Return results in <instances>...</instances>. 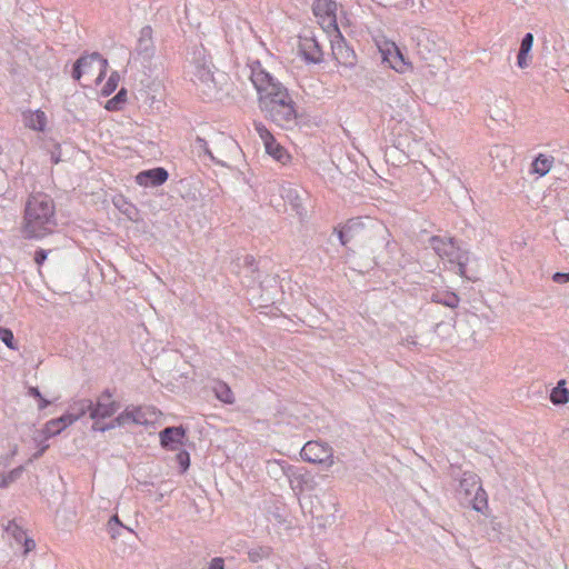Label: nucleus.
Listing matches in <instances>:
<instances>
[{
    "instance_id": "8",
    "label": "nucleus",
    "mask_w": 569,
    "mask_h": 569,
    "mask_svg": "<svg viewBox=\"0 0 569 569\" xmlns=\"http://www.w3.org/2000/svg\"><path fill=\"white\" fill-rule=\"evenodd\" d=\"M398 251L399 246L390 232L388 237V243L386 246L379 247V249L375 250V252L368 258L367 261H360L359 264L366 269V272L375 268L382 270L393 269L397 266H400L399 261L396 259V253ZM360 271L365 272V270Z\"/></svg>"
},
{
    "instance_id": "47",
    "label": "nucleus",
    "mask_w": 569,
    "mask_h": 569,
    "mask_svg": "<svg viewBox=\"0 0 569 569\" xmlns=\"http://www.w3.org/2000/svg\"><path fill=\"white\" fill-rule=\"evenodd\" d=\"M99 64H100V68H99V74L96 79V84H99L104 79V77L107 74V69H108V60L104 58L103 60H101V62Z\"/></svg>"
},
{
    "instance_id": "49",
    "label": "nucleus",
    "mask_w": 569,
    "mask_h": 569,
    "mask_svg": "<svg viewBox=\"0 0 569 569\" xmlns=\"http://www.w3.org/2000/svg\"><path fill=\"white\" fill-rule=\"evenodd\" d=\"M23 547V555L29 553L31 550L36 548V542L32 538L26 537L23 541L21 542Z\"/></svg>"
},
{
    "instance_id": "5",
    "label": "nucleus",
    "mask_w": 569,
    "mask_h": 569,
    "mask_svg": "<svg viewBox=\"0 0 569 569\" xmlns=\"http://www.w3.org/2000/svg\"><path fill=\"white\" fill-rule=\"evenodd\" d=\"M116 388L103 389L94 400H92V407L90 410V419L92 420L91 431L93 432H106L110 429H101L107 425L106 419L114 418V415L121 408V403L114 400Z\"/></svg>"
},
{
    "instance_id": "1",
    "label": "nucleus",
    "mask_w": 569,
    "mask_h": 569,
    "mask_svg": "<svg viewBox=\"0 0 569 569\" xmlns=\"http://www.w3.org/2000/svg\"><path fill=\"white\" fill-rule=\"evenodd\" d=\"M339 242L347 247L353 242L360 250L361 261L368 258L381 246L388 243L389 229L379 220L369 217H356L335 228Z\"/></svg>"
},
{
    "instance_id": "35",
    "label": "nucleus",
    "mask_w": 569,
    "mask_h": 569,
    "mask_svg": "<svg viewBox=\"0 0 569 569\" xmlns=\"http://www.w3.org/2000/svg\"><path fill=\"white\" fill-rule=\"evenodd\" d=\"M120 81V76L118 73V71H112L111 74L109 76L107 82L103 84L102 89H101V96L102 97H109L111 96L117 87H118V83Z\"/></svg>"
},
{
    "instance_id": "46",
    "label": "nucleus",
    "mask_w": 569,
    "mask_h": 569,
    "mask_svg": "<svg viewBox=\"0 0 569 569\" xmlns=\"http://www.w3.org/2000/svg\"><path fill=\"white\" fill-rule=\"evenodd\" d=\"M199 78L202 82L208 83L209 81L213 82V74L209 69H207L204 66L199 68L198 70Z\"/></svg>"
},
{
    "instance_id": "28",
    "label": "nucleus",
    "mask_w": 569,
    "mask_h": 569,
    "mask_svg": "<svg viewBox=\"0 0 569 569\" xmlns=\"http://www.w3.org/2000/svg\"><path fill=\"white\" fill-rule=\"evenodd\" d=\"M553 163V157L539 153L531 163V172L540 177L546 176Z\"/></svg>"
},
{
    "instance_id": "4",
    "label": "nucleus",
    "mask_w": 569,
    "mask_h": 569,
    "mask_svg": "<svg viewBox=\"0 0 569 569\" xmlns=\"http://www.w3.org/2000/svg\"><path fill=\"white\" fill-rule=\"evenodd\" d=\"M251 81L258 92V102L260 110L262 109V100H278L287 98L288 89L277 80L271 73L266 71L259 60L251 63Z\"/></svg>"
},
{
    "instance_id": "18",
    "label": "nucleus",
    "mask_w": 569,
    "mask_h": 569,
    "mask_svg": "<svg viewBox=\"0 0 569 569\" xmlns=\"http://www.w3.org/2000/svg\"><path fill=\"white\" fill-rule=\"evenodd\" d=\"M104 57L94 51L92 53H82L73 63L72 66V70H71V77L74 81H79L82 76L89 71V69L92 67V63L93 62H101V60H103Z\"/></svg>"
},
{
    "instance_id": "14",
    "label": "nucleus",
    "mask_w": 569,
    "mask_h": 569,
    "mask_svg": "<svg viewBox=\"0 0 569 569\" xmlns=\"http://www.w3.org/2000/svg\"><path fill=\"white\" fill-rule=\"evenodd\" d=\"M299 56L307 64H319L323 61V50L315 36H300Z\"/></svg>"
},
{
    "instance_id": "11",
    "label": "nucleus",
    "mask_w": 569,
    "mask_h": 569,
    "mask_svg": "<svg viewBox=\"0 0 569 569\" xmlns=\"http://www.w3.org/2000/svg\"><path fill=\"white\" fill-rule=\"evenodd\" d=\"M301 458L310 463L323 465L327 468L333 463V449L322 441H308L300 451Z\"/></svg>"
},
{
    "instance_id": "50",
    "label": "nucleus",
    "mask_w": 569,
    "mask_h": 569,
    "mask_svg": "<svg viewBox=\"0 0 569 569\" xmlns=\"http://www.w3.org/2000/svg\"><path fill=\"white\" fill-rule=\"evenodd\" d=\"M208 569H226L224 568V559L221 557H214L209 562Z\"/></svg>"
},
{
    "instance_id": "31",
    "label": "nucleus",
    "mask_w": 569,
    "mask_h": 569,
    "mask_svg": "<svg viewBox=\"0 0 569 569\" xmlns=\"http://www.w3.org/2000/svg\"><path fill=\"white\" fill-rule=\"evenodd\" d=\"M273 549L270 546L257 545L248 549V560L252 563L269 559Z\"/></svg>"
},
{
    "instance_id": "24",
    "label": "nucleus",
    "mask_w": 569,
    "mask_h": 569,
    "mask_svg": "<svg viewBox=\"0 0 569 569\" xmlns=\"http://www.w3.org/2000/svg\"><path fill=\"white\" fill-rule=\"evenodd\" d=\"M92 407V399L83 398L74 401L67 413H69V417L71 421L74 423L76 421L80 420L86 415L90 416V410Z\"/></svg>"
},
{
    "instance_id": "16",
    "label": "nucleus",
    "mask_w": 569,
    "mask_h": 569,
    "mask_svg": "<svg viewBox=\"0 0 569 569\" xmlns=\"http://www.w3.org/2000/svg\"><path fill=\"white\" fill-rule=\"evenodd\" d=\"M380 53L382 62L387 63L389 68L399 73H405L407 70L412 68L409 59L395 42L386 49H380Z\"/></svg>"
},
{
    "instance_id": "17",
    "label": "nucleus",
    "mask_w": 569,
    "mask_h": 569,
    "mask_svg": "<svg viewBox=\"0 0 569 569\" xmlns=\"http://www.w3.org/2000/svg\"><path fill=\"white\" fill-rule=\"evenodd\" d=\"M169 179V172L163 167H154L141 170L134 177L137 184L144 188H157L164 184Z\"/></svg>"
},
{
    "instance_id": "13",
    "label": "nucleus",
    "mask_w": 569,
    "mask_h": 569,
    "mask_svg": "<svg viewBox=\"0 0 569 569\" xmlns=\"http://www.w3.org/2000/svg\"><path fill=\"white\" fill-rule=\"evenodd\" d=\"M159 441L162 449L178 451L188 441V428L183 425L166 427L159 432Z\"/></svg>"
},
{
    "instance_id": "51",
    "label": "nucleus",
    "mask_w": 569,
    "mask_h": 569,
    "mask_svg": "<svg viewBox=\"0 0 569 569\" xmlns=\"http://www.w3.org/2000/svg\"><path fill=\"white\" fill-rule=\"evenodd\" d=\"M309 124V118L308 116H306L305 113H300L298 110H297V119L296 121L292 123V128L295 126H307Z\"/></svg>"
},
{
    "instance_id": "36",
    "label": "nucleus",
    "mask_w": 569,
    "mask_h": 569,
    "mask_svg": "<svg viewBox=\"0 0 569 569\" xmlns=\"http://www.w3.org/2000/svg\"><path fill=\"white\" fill-rule=\"evenodd\" d=\"M27 395L37 400L39 410H44L52 403L50 400H48L47 398L43 397V395L41 393V391L38 387H33V386L28 387Z\"/></svg>"
},
{
    "instance_id": "39",
    "label": "nucleus",
    "mask_w": 569,
    "mask_h": 569,
    "mask_svg": "<svg viewBox=\"0 0 569 569\" xmlns=\"http://www.w3.org/2000/svg\"><path fill=\"white\" fill-rule=\"evenodd\" d=\"M530 52L531 51H529V50H523V49L519 48V51L517 54V66L520 69H525V68L529 67L531 59H532Z\"/></svg>"
},
{
    "instance_id": "54",
    "label": "nucleus",
    "mask_w": 569,
    "mask_h": 569,
    "mask_svg": "<svg viewBox=\"0 0 569 569\" xmlns=\"http://www.w3.org/2000/svg\"><path fill=\"white\" fill-rule=\"evenodd\" d=\"M403 345H407L409 347H416L418 342L416 341V337L408 336L402 341Z\"/></svg>"
},
{
    "instance_id": "9",
    "label": "nucleus",
    "mask_w": 569,
    "mask_h": 569,
    "mask_svg": "<svg viewBox=\"0 0 569 569\" xmlns=\"http://www.w3.org/2000/svg\"><path fill=\"white\" fill-rule=\"evenodd\" d=\"M274 463L280 467L282 473L288 478L293 491L302 492L306 490H315L317 482L311 472L302 467L290 465L286 460H277Z\"/></svg>"
},
{
    "instance_id": "33",
    "label": "nucleus",
    "mask_w": 569,
    "mask_h": 569,
    "mask_svg": "<svg viewBox=\"0 0 569 569\" xmlns=\"http://www.w3.org/2000/svg\"><path fill=\"white\" fill-rule=\"evenodd\" d=\"M471 506L473 510L481 513H485V510L488 509V496L481 485H479L475 490L473 498L471 499Z\"/></svg>"
},
{
    "instance_id": "32",
    "label": "nucleus",
    "mask_w": 569,
    "mask_h": 569,
    "mask_svg": "<svg viewBox=\"0 0 569 569\" xmlns=\"http://www.w3.org/2000/svg\"><path fill=\"white\" fill-rule=\"evenodd\" d=\"M479 485H481V480L477 473L463 471L460 479V488L465 491L466 496H470Z\"/></svg>"
},
{
    "instance_id": "41",
    "label": "nucleus",
    "mask_w": 569,
    "mask_h": 569,
    "mask_svg": "<svg viewBox=\"0 0 569 569\" xmlns=\"http://www.w3.org/2000/svg\"><path fill=\"white\" fill-rule=\"evenodd\" d=\"M11 528H12V536L16 539V541L21 543L23 541V539L26 537H28L26 531L21 527H19L14 521H11L9 523L8 529H11Z\"/></svg>"
},
{
    "instance_id": "38",
    "label": "nucleus",
    "mask_w": 569,
    "mask_h": 569,
    "mask_svg": "<svg viewBox=\"0 0 569 569\" xmlns=\"http://www.w3.org/2000/svg\"><path fill=\"white\" fill-rule=\"evenodd\" d=\"M0 340L11 350H18V343L10 328L0 327Z\"/></svg>"
},
{
    "instance_id": "26",
    "label": "nucleus",
    "mask_w": 569,
    "mask_h": 569,
    "mask_svg": "<svg viewBox=\"0 0 569 569\" xmlns=\"http://www.w3.org/2000/svg\"><path fill=\"white\" fill-rule=\"evenodd\" d=\"M266 152L278 162L286 164L291 160V156L284 147H282L276 138L264 143Z\"/></svg>"
},
{
    "instance_id": "25",
    "label": "nucleus",
    "mask_w": 569,
    "mask_h": 569,
    "mask_svg": "<svg viewBox=\"0 0 569 569\" xmlns=\"http://www.w3.org/2000/svg\"><path fill=\"white\" fill-rule=\"evenodd\" d=\"M430 301L438 305H442L450 309H456L459 306L460 298L456 292L445 290L433 292L430 297Z\"/></svg>"
},
{
    "instance_id": "12",
    "label": "nucleus",
    "mask_w": 569,
    "mask_h": 569,
    "mask_svg": "<svg viewBox=\"0 0 569 569\" xmlns=\"http://www.w3.org/2000/svg\"><path fill=\"white\" fill-rule=\"evenodd\" d=\"M333 59L345 68L353 69L358 64V56L353 47L348 43L341 31L333 33L330 40Z\"/></svg>"
},
{
    "instance_id": "37",
    "label": "nucleus",
    "mask_w": 569,
    "mask_h": 569,
    "mask_svg": "<svg viewBox=\"0 0 569 569\" xmlns=\"http://www.w3.org/2000/svg\"><path fill=\"white\" fill-rule=\"evenodd\" d=\"M176 462L178 463L179 473H186L191 463L190 453L186 449L178 450L176 455Z\"/></svg>"
},
{
    "instance_id": "48",
    "label": "nucleus",
    "mask_w": 569,
    "mask_h": 569,
    "mask_svg": "<svg viewBox=\"0 0 569 569\" xmlns=\"http://www.w3.org/2000/svg\"><path fill=\"white\" fill-rule=\"evenodd\" d=\"M552 281L556 283H568L569 282V271L568 272H560L557 271L552 274Z\"/></svg>"
},
{
    "instance_id": "10",
    "label": "nucleus",
    "mask_w": 569,
    "mask_h": 569,
    "mask_svg": "<svg viewBox=\"0 0 569 569\" xmlns=\"http://www.w3.org/2000/svg\"><path fill=\"white\" fill-rule=\"evenodd\" d=\"M338 3L336 0H315L312 12L319 24L328 34L340 31L337 21Z\"/></svg>"
},
{
    "instance_id": "15",
    "label": "nucleus",
    "mask_w": 569,
    "mask_h": 569,
    "mask_svg": "<svg viewBox=\"0 0 569 569\" xmlns=\"http://www.w3.org/2000/svg\"><path fill=\"white\" fill-rule=\"evenodd\" d=\"M128 423L137 426L147 425L146 415L142 408L139 406H128L123 411L118 413L114 418L109 420L106 426L100 427L101 429H114L117 427H124Z\"/></svg>"
},
{
    "instance_id": "44",
    "label": "nucleus",
    "mask_w": 569,
    "mask_h": 569,
    "mask_svg": "<svg viewBox=\"0 0 569 569\" xmlns=\"http://www.w3.org/2000/svg\"><path fill=\"white\" fill-rule=\"evenodd\" d=\"M243 267L247 268L252 274L258 272V263L253 256L247 254L243 258Z\"/></svg>"
},
{
    "instance_id": "2",
    "label": "nucleus",
    "mask_w": 569,
    "mask_h": 569,
    "mask_svg": "<svg viewBox=\"0 0 569 569\" xmlns=\"http://www.w3.org/2000/svg\"><path fill=\"white\" fill-rule=\"evenodd\" d=\"M58 227L56 203L42 191L31 192L24 203L21 232L24 239L41 240Z\"/></svg>"
},
{
    "instance_id": "21",
    "label": "nucleus",
    "mask_w": 569,
    "mask_h": 569,
    "mask_svg": "<svg viewBox=\"0 0 569 569\" xmlns=\"http://www.w3.org/2000/svg\"><path fill=\"white\" fill-rule=\"evenodd\" d=\"M108 532L111 536V539H117L118 537H123L124 539L134 538V531L122 523L118 515H113L110 517L108 521Z\"/></svg>"
},
{
    "instance_id": "56",
    "label": "nucleus",
    "mask_w": 569,
    "mask_h": 569,
    "mask_svg": "<svg viewBox=\"0 0 569 569\" xmlns=\"http://www.w3.org/2000/svg\"><path fill=\"white\" fill-rule=\"evenodd\" d=\"M17 452V448L13 449V451H11V455H14Z\"/></svg>"
},
{
    "instance_id": "3",
    "label": "nucleus",
    "mask_w": 569,
    "mask_h": 569,
    "mask_svg": "<svg viewBox=\"0 0 569 569\" xmlns=\"http://www.w3.org/2000/svg\"><path fill=\"white\" fill-rule=\"evenodd\" d=\"M428 244L439 258L449 264L450 270L470 281L477 280V277L468 272L467 264L471 253L462 240L456 237L436 234L428 239Z\"/></svg>"
},
{
    "instance_id": "43",
    "label": "nucleus",
    "mask_w": 569,
    "mask_h": 569,
    "mask_svg": "<svg viewBox=\"0 0 569 569\" xmlns=\"http://www.w3.org/2000/svg\"><path fill=\"white\" fill-rule=\"evenodd\" d=\"M50 250H46V249H42V248H38L36 251H34V254H33V261L34 263L38 266V267H41L47 258H48V254H49Z\"/></svg>"
},
{
    "instance_id": "30",
    "label": "nucleus",
    "mask_w": 569,
    "mask_h": 569,
    "mask_svg": "<svg viewBox=\"0 0 569 569\" xmlns=\"http://www.w3.org/2000/svg\"><path fill=\"white\" fill-rule=\"evenodd\" d=\"M128 101V90L122 87L118 92L109 99L106 104L104 109L110 112H117L123 110L126 103Z\"/></svg>"
},
{
    "instance_id": "22",
    "label": "nucleus",
    "mask_w": 569,
    "mask_h": 569,
    "mask_svg": "<svg viewBox=\"0 0 569 569\" xmlns=\"http://www.w3.org/2000/svg\"><path fill=\"white\" fill-rule=\"evenodd\" d=\"M113 206L124 214L130 221H138L139 210L123 194H117L112 198Z\"/></svg>"
},
{
    "instance_id": "23",
    "label": "nucleus",
    "mask_w": 569,
    "mask_h": 569,
    "mask_svg": "<svg viewBox=\"0 0 569 569\" xmlns=\"http://www.w3.org/2000/svg\"><path fill=\"white\" fill-rule=\"evenodd\" d=\"M283 199L290 204L291 210L302 221L307 217V210L302 203V199L297 189L289 188L284 190Z\"/></svg>"
},
{
    "instance_id": "55",
    "label": "nucleus",
    "mask_w": 569,
    "mask_h": 569,
    "mask_svg": "<svg viewBox=\"0 0 569 569\" xmlns=\"http://www.w3.org/2000/svg\"><path fill=\"white\" fill-rule=\"evenodd\" d=\"M306 569H323V568H321L319 565H316V566H312V567H309V568H306Z\"/></svg>"
},
{
    "instance_id": "20",
    "label": "nucleus",
    "mask_w": 569,
    "mask_h": 569,
    "mask_svg": "<svg viewBox=\"0 0 569 569\" xmlns=\"http://www.w3.org/2000/svg\"><path fill=\"white\" fill-rule=\"evenodd\" d=\"M24 126L33 131L43 132L47 127V114L41 109L28 110L22 113Z\"/></svg>"
},
{
    "instance_id": "40",
    "label": "nucleus",
    "mask_w": 569,
    "mask_h": 569,
    "mask_svg": "<svg viewBox=\"0 0 569 569\" xmlns=\"http://www.w3.org/2000/svg\"><path fill=\"white\" fill-rule=\"evenodd\" d=\"M254 129L258 132L259 137L263 141V143H267L271 139H273V134L267 129V127L262 122H254Z\"/></svg>"
},
{
    "instance_id": "27",
    "label": "nucleus",
    "mask_w": 569,
    "mask_h": 569,
    "mask_svg": "<svg viewBox=\"0 0 569 569\" xmlns=\"http://www.w3.org/2000/svg\"><path fill=\"white\" fill-rule=\"evenodd\" d=\"M212 391L219 401L227 405H232L234 402V395L227 382L222 380L213 381Z\"/></svg>"
},
{
    "instance_id": "7",
    "label": "nucleus",
    "mask_w": 569,
    "mask_h": 569,
    "mask_svg": "<svg viewBox=\"0 0 569 569\" xmlns=\"http://www.w3.org/2000/svg\"><path fill=\"white\" fill-rule=\"evenodd\" d=\"M156 44L153 41V29L151 26H144L139 32L134 49L130 52V58L139 62L150 76L153 72V58L156 57Z\"/></svg>"
},
{
    "instance_id": "52",
    "label": "nucleus",
    "mask_w": 569,
    "mask_h": 569,
    "mask_svg": "<svg viewBox=\"0 0 569 569\" xmlns=\"http://www.w3.org/2000/svg\"><path fill=\"white\" fill-rule=\"evenodd\" d=\"M197 143L199 144V147L203 148L206 154H208L211 159H213V156H212L210 149L208 148V143H207L206 139L198 137Z\"/></svg>"
},
{
    "instance_id": "45",
    "label": "nucleus",
    "mask_w": 569,
    "mask_h": 569,
    "mask_svg": "<svg viewBox=\"0 0 569 569\" xmlns=\"http://www.w3.org/2000/svg\"><path fill=\"white\" fill-rule=\"evenodd\" d=\"M533 40H535L533 34L531 32H527L521 39L520 49L531 51L532 46H533Z\"/></svg>"
},
{
    "instance_id": "34",
    "label": "nucleus",
    "mask_w": 569,
    "mask_h": 569,
    "mask_svg": "<svg viewBox=\"0 0 569 569\" xmlns=\"http://www.w3.org/2000/svg\"><path fill=\"white\" fill-rule=\"evenodd\" d=\"M23 471H24V467L21 465V466L13 468L12 470H10L7 473L6 472L0 473V488L1 489L8 488L11 483L16 482L18 479L21 478Z\"/></svg>"
},
{
    "instance_id": "53",
    "label": "nucleus",
    "mask_w": 569,
    "mask_h": 569,
    "mask_svg": "<svg viewBox=\"0 0 569 569\" xmlns=\"http://www.w3.org/2000/svg\"><path fill=\"white\" fill-rule=\"evenodd\" d=\"M48 448H49V446H48V445H43V446H41V447H40V448H39V449H38V450L32 455V458H33V459H39V458H41V457L44 455V452L47 451V449H48Z\"/></svg>"
},
{
    "instance_id": "19",
    "label": "nucleus",
    "mask_w": 569,
    "mask_h": 569,
    "mask_svg": "<svg viewBox=\"0 0 569 569\" xmlns=\"http://www.w3.org/2000/svg\"><path fill=\"white\" fill-rule=\"evenodd\" d=\"M71 425H73V422L71 421L69 413H67V411L58 418L50 419L44 423L42 428L44 439H50L59 436Z\"/></svg>"
},
{
    "instance_id": "6",
    "label": "nucleus",
    "mask_w": 569,
    "mask_h": 569,
    "mask_svg": "<svg viewBox=\"0 0 569 569\" xmlns=\"http://www.w3.org/2000/svg\"><path fill=\"white\" fill-rule=\"evenodd\" d=\"M264 117L283 129H292V123L297 119V108L290 94L287 98L278 100H262V109Z\"/></svg>"
},
{
    "instance_id": "42",
    "label": "nucleus",
    "mask_w": 569,
    "mask_h": 569,
    "mask_svg": "<svg viewBox=\"0 0 569 569\" xmlns=\"http://www.w3.org/2000/svg\"><path fill=\"white\" fill-rule=\"evenodd\" d=\"M50 156H51V162L54 164H58L59 162L62 161V150H61V144L59 142L53 141V147L50 150Z\"/></svg>"
},
{
    "instance_id": "29",
    "label": "nucleus",
    "mask_w": 569,
    "mask_h": 569,
    "mask_svg": "<svg viewBox=\"0 0 569 569\" xmlns=\"http://www.w3.org/2000/svg\"><path fill=\"white\" fill-rule=\"evenodd\" d=\"M566 380L561 379L550 392V401L556 406H562L569 402V390L566 387Z\"/></svg>"
}]
</instances>
